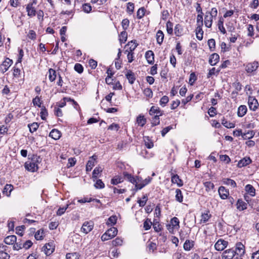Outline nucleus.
<instances>
[{
	"label": "nucleus",
	"instance_id": "1",
	"mask_svg": "<svg viewBox=\"0 0 259 259\" xmlns=\"http://www.w3.org/2000/svg\"><path fill=\"white\" fill-rule=\"evenodd\" d=\"M218 15V10L216 8H211L210 11L206 12L204 17V24L206 27L210 28L212 26L213 19H215Z\"/></svg>",
	"mask_w": 259,
	"mask_h": 259
},
{
	"label": "nucleus",
	"instance_id": "2",
	"mask_svg": "<svg viewBox=\"0 0 259 259\" xmlns=\"http://www.w3.org/2000/svg\"><path fill=\"white\" fill-rule=\"evenodd\" d=\"M39 156H33V158L30 161L25 162L24 166L26 169L31 172H34L38 169V164L40 161Z\"/></svg>",
	"mask_w": 259,
	"mask_h": 259
},
{
	"label": "nucleus",
	"instance_id": "3",
	"mask_svg": "<svg viewBox=\"0 0 259 259\" xmlns=\"http://www.w3.org/2000/svg\"><path fill=\"white\" fill-rule=\"evenodd\" d=\"M245 70L248 76H252L255 74L256 71L258 67V64L257 62H253L244 65Z\"/></svg>",
	"mask_w": 259,
	"mask_h": 259
},
{
	"label": "nucleus",
	"instance_id": "4",
	"mask_svg": "<svg viewBox=\"0 0 259 259\" xmlns=\"http://www.w3.org/2000/svg\"><path fill=\"white\" fill-rule=\"evenodd\" d=\"M118 230L115 227H112L108 229L101 236V240L103 241L110 240L114 237L117 234Z\"/></svg>",
	"mask_w": 259,
	"mask_h": 259
},
{
	"label": "nucleus",
	"instance_id": "5",
	"mask_svg": "<svg viewBox=\"0 0 259 259\" xmlns=\"http://www.w3.org/2000/svg\"><path fill=\"white\" fill-rule=\"evenodd\" d=\"M94 225V224L93 221H86L83 223L81 228V231L85 234H88L93 230Z\"/></svg>",
	"mask_w": 259,
	"mask_h": 259
},
{
	"label": "nucleus",
	"instance_id": "6",
	"mask_svg": "<svg viewBox=\"0 0 259 259\" xmlns=\"http://www.w3.org/2000/svg\"><path fill=\"white\" fill-rule=\"evenodd\" d=\"M123 178L127 180L129 182L132 183L133 184L135 185V187H136V184L138 183L141 180H140V178L137 177L135 178L131 174H128L126 171H124L123 172Z\"/></svg>",
	"mask_w": 259,
	"mask_h": 259
},
{
	"label": "nucleus",
	"instance_id": "7",
	"mask_svg": "<svg viewBox=\"0 0 259 259\" xmlns=\"http://www.w3.org/2000/svg\"><path fill=\"white\" fill-rule=\"evenodd\" d=\"M179 223V219L176 217H174L170 221V224L167 226V229L170 232H171L174 229H179L180 227Z\"/></svg>",
	"mask_w": 259,
	"mask_h": 259
},
{
	"label": "nucleus",
	"instance_id": "8",
	"mask_svg": "<svg viewBox=\"0 0 259 259\" xmlns=\"http://www.w3.org/2000/svg\"><path fill=\"white\" fill-rule=\"evenodd\" d=\"M235 254L240 257L243 256L245 253V246L241 242H238L236 244L235 250H234Z\"/></svg>",
	"mask_w": 259,
	"mask_h": 259
},
{
	"label": "nucleus",
	"instance_id": "9",
	"mask_svg": "<svg viewBox=\"0 0 259 259\" xmlns=\"http://www.w3.org/2000/svg\"><path fill=\"white\" fill-rule=\"evenodd\" d=\"M248 104L251 110L255 111L258 106L257 100L253 97H249Z\"/></svg>",
	"mask_w": 259,
	"mask_h": 259
},
{
	"label": "nucleus",
	"instance_id": "10",
	"mask_svg": "<svg viewBox=\"0 0 259 259\" xmlns=\"http://www.w3.org/2000/svg\"><path fill=\"white\" fill-rule=\"evenodd\" d=\"M228 244L227 241L220 239L214 244V247L217 250L222 251L227 247Z\"/></svg>",
	"mask_w": 259,
	"mask_h": 259
},
{
	"label": "nucleus",
	"instance_id": "11",
	"mask_svg": "<svg viewBox=\"0 0 259 259\" xmlns=\"http://www.w3.org/2000/svg\"><path fill=\"white\" fill-rule=\"evenodd\" d=\"M13 63V61L7 58L1 65V70L3 73L6 72Z\"/></svg>",
	"mask_w": 259,
	"mask_h": 259
},
{
	"label": "nucleus",
	"instance_id": "12",
	"mask_svg": "<svg viewBox=\"0 0 259 259\" xmlns=\"http://www.w3.org/2000/svg\"><path fill=\"white\" fill-rule=\"evenodd\" d=\"M140 180L141 181L138 183L136 184V189L137 190L142 189L144 187L148 184L151 181L152 178L148 177L145 180H142V179L140 178Z\"/></svg>",
	"mask_w": 259,
	"mask_h": 259
},
{
	"label": "nucleus",
	"instance_id": "13",
	"mask_svg": "<svg viewBox=\"0 0 259 259\" xmlns=\"http://www.w3.org/2000/svg\"><path fill=\"white\" fill-rule=\"evenodd\" d=\"M218 192L221 199H226L228 198L229 195V190L226 189L225 187H220L218 190Z\"/></svg>",
	"mask_w": 259,
	"mask_h": 259
},
{
	"label": "nucleus",
	"instance_id": "14",
	"mask_svg": "<svg viewBox=\"0 0 259 259\" xmlns=\"http://www.w3.org/2000/svg\"><path fill=\"white\" fill-rule=\"evenodd\" d=\"M55 250V246L52 242H49L44 246V252L46 255H51Z\"/></svg>",
	"mask_w": 259,
	"mask_h": 259
},
{
	"label": "nucleus",
	"instance_id": "15",
	"mask_svg": "<svg viewBox=\"0 0 259 259\" xmlns=\"http://www.w3.org/2000/svg\"><path fill=\"white\" fill-rule=\"evenodd\" d=\"M34 4H28L26 7V10L27 13V15L30 17H33L36 15V10L35 8L33 6Z\"/></svg>",
	"mask_w": 259,
	"mask_h": 259
},
{
	"label": "nucleus",
	"instance_id": "16",
	"mask_svg": "<svg viewBox=\"0 0 259 259\" xmlns=\"http://www.w3.org/2000/svg\"><path fill=\"white\" fill-rule=\"evenodd\" d=\"M234 249H229L224 251L222 254V259H232L235 256Z\"/></svg>",
	"mask_w": 259,
	"mask_h": 259
},
{
	"label": "nucleus",
	"instance_id": "17",
	"mask_svg": "<svg viewBox=\"0 0 259 259\" xmlns=\"http://www.w3.org/2000/svg\"><path fill=\"white\" fill-rule=\"evenodd\" d=\"M149 113L150 115L156 114L155 115L162 116L163 114V111L161 110L159 107L157 106H153L151 107Z\"/></svg>",
	"mask_w": 259,
	"mask_h": 259
},
{
	"label": "nucleus",
	"instance_id": "18",
	"mask_svg": "<svg viewBox=\"0 0 259 259\" xmlns=\"http://www.w3.org/2000/svg\"><path fill=\"white\" fill-rule=\"evenodd\" d=\"M138 44L136 42V40H132L127 43V44L125 46L126 47H128L125 51V53L127 52H133L136 49V48L138 46Z\"/></svg>",
	"mask_w": 259,
	"mask_h": 259
},
{
	"label": "nucleus",
	"instance_id": "19",
	"mask_svg": "<svg viewBox=\"0 0 259 259\" xmlns=\"http://www.w3.org/2000/svg\"><path fill=\"white\" fill-rule=\"evenodd\" d=\"M220 56L217 53H213L211 54L209 59V63L211 66H214L217 64V63L219 61Z\"/></svg>",
	"mask_w": 259,
	"mask_h": 259
},
{
	"label": "nucleus",
	"instance_id": "20",
	"mask_svg": "<svg viewBox=\"0 0 259 259\" xmlns=\"http://www.w3.org/2000/svg\"><path fill=\"white\" fill-rule=\"evenodd\" d=\"M126 78L127 79L128 82L132 84L134 83L136 80V76L135 73L131 70H127L125 74Z\"/></svg>",
	"mask_w": 259,
	"mask_h": 259
},
{
	"label": "nucleus",
	"instance_id": "21",
	"mask_svg": "<svg viewBox=\"0 0 259 259\" xmlns=\"http://www.w3.org/2000/svg\"><path fill=\"white\" fill-rule=\"evenodd\" d=\"M145 58L150 64H153L154 62V54L152 51H148L146 52Z\"/></svg>",
	"mask_w": 259,
	"mask_h": 259
},
{
	"label": "nucleus",
	"instance_id": "22",
	"mask_svg": "<svg viewBox=\"0 0 259 259\" xmlns=\"http://www.w3.org/2000/svg\"><path fill=\"white\" fill-rule=\"evenodd\" d=\"M49 136L54 140H58L61 137V133L58 130L53 129L50 133Z\"/></svg>",
	"mask_w": 259,
	"mask_h": 259
},
{
	"label": "nucleus",
	"instance_id": "23",
	"mask_svg": "<svg viewBox=\"0 0 259 259\" xmlns=\"http://www.w3.org/2000/svg\"><path fill=\"white\" fill-rule=\"evenodd\" d=\"M251 162L249 157H244L241 159L238 163L237 166L238 167H242L250 163Z\"/></svg>",
	"mask_w": 259,
	"mask_h": 259
},
{
	"label": "nucleus",
	"instance_id": "24",
	"mask_svg": "<svg viewBox=\"0 0 259 259\" xmlns=\"http://www.w3.org/2000/svg\"><path fill=\"white\" fill-rule=\"evenodd\" d=\"M183 30H184V29H183V26L180 24H177L175 26V28H174L175 34L177 36L179 37V36H181L182 35H183Z\"/></svg>",
	"mask_w": 259,
	"mask_h": 259
},
{
	"label": "nucleus",
	"instance_id": "25",
	"mask_svg": "<svg viewBox=\"0 0 259 259\" xmlns=\"http://www.w3.org/2000/svg\"><path fill=\"white\" fill-rule=\"evenodd\" d=\"M17 237L15 235H10L5 238L4 242L7 244L12 245L16 243Z\"/></svg>",
	"mask_w": 259,
	"mask_h": 259
},
{
	"label": "nucleus",
	"instance_id": "26",
	"mask_svg": "<svg viewBox=\"0 0 259 259\" xmlns=\"http://www.w3.org/2000/svg\"><path fill=\"white\" fill-rule=\"evenodd\" d=\"M124 178L121 176L117 175L114 176L111 180V184L112 185H117L123 182Z\"/></svg>",
	"mask_w": 259,
	"mask_h": 259
},
{
	"label": "nucleus",
	"instance_id": "27",
	"mask_svg": "<svg viewBox=\"0 0 259 259\" xmlns=\"http://www.w3.org/2000/svg\"><path fill=\"white\" fill-rule=\"evenodd\" d=\"M171 182L174 184H177L179 187H181L183 185L182 180L179 178L177 175H174L171 177Z\"/></svg>",
	"mask_w": 259,
	"mask_h": 259
},
{
	"label": "nucleus",
	"instance_id": "28",
	"mask_svg": "<svg viewBox=\"0 0 259 259\" xmlns=\"http://www.w3.org/2000/svg\"><path fill=\"white\" fill-rule=\"evenodd\" d=\"M237 208L240 211L243 210L247 208V204L241 199H238L236 204Z\"/></svg>",
	"mask_w": 259,
	"mask_h": 259
},
{
	"label": "nucleus",
	"instance_id": "29",
	"mask_svg": "<svg viewBox=\"0 0 259 259\" xmlns=\"http://www.w3.org/2000/svg\"><path fill=\"white\" fill-rule=\"evenodd\" d=\"M164 33L161 30H159L157 32L156 35V41L157 44H159V45H161L162 44L164 39Z\"/></svg>",
	"mask_w": 259,
	"mask_h": 259
},
{
	"label": "nucleus",
	"instance_id": "30",
	"mask_svg": "<svg viewBox=\"0 0 259 259\" xmlns=\"http://www.w3.org/2000/svg\"><path fill=\"white\" fill-rule=\"evenodd\" d=\"M202 27V26H197L195 30L196 37L199 40L203 39V31Z\"/></svg>",
	"mask_w": 259,
	"mask_h": 259
},
{
	"label": "nucleus",
	"instance_id": "31",
	"mask_svg": "<svg viewBox=\"0 0 259 259\" xmlns=\"http://www.w3.org/2000/svg\"><path fill=\"white\" fill-rule=\"evenodd\" d=\"M247 109L245 105H241L238 107L237 115L239 117H243L246 113Z\"/></svg>",
	"mask_w": 259,
	"mask_h": 259
},
{
	"label": "nucleus",
	"instance_id": "32",
	"mask_svg": "<svg viewBox=\"0 0 259 259\" xmlns=\"http://www.w3.org/2000/svg\"><path fill=\"white\" fill-rule=\"evenodd\" d=\"M221 121L222 124L226 128H234L235 126V124L234 123L228 121L224 117H223Z\"/></svg>",
	"mask_w": 259,
	"mask_h": 259
},
{
	"label": "nucleus",
	"instance_id": "33",
	"mask_svg": "<svg viewBox=\"0 0 259 259\" xmlns=\"http://www.w3.org/2000/svg\"><path fill=\"white\" fill-rule=\"evenodd\" d=\"M146 119L144 116L140 114L137 117V123L140 126H143L146 123Z\"/></svg>",
	"mask_w": 259,
	"mask_h": 259
},
{
	"label": "nucleus",
	"instance_id": "34",
	"mask_svg": "<svg viewBox=\"0 0 259 259\" xmlns=\"http://www.w3.org/2000/svg\"><path fill=\"white\" fill-rule=\"evenodd\" d=\"M48 73H49L48 76H49L50 81L51 82H53L54 81H55V80L56 79V77H57V74H56V71L52 68H50L49 70Z\"/></svg>",
	"mask_w": 259,
	"mask_h": 259
},
{
	"label": "nucleus",
	"instance_id": "35",
	"mask_svg": "<svg viewBox=\"0 0 259 259\" xmlns=\"http://www.w3.org/2000/svg\"><path fill=\"white\" fill-rule=\"evenodd\" d=\"M245 190L250 196H255V190L252 185L249 184L247 185L245 187Z\"/></svg>",
	"mask_w": 259,
	"mask_h": 259
},
{
	"label": "nucleus",
	"instance_id": "36",
	"mask_svg": "<svg viewBox=\"0 0 259 259\" xmlns=\"http://www.w3.org/2000/svg\"><path fill=\"white\" fill-rule=\"evenodd\" d=\"M211 214H209V211L208 210L205 211V212L201 214V222L205 223L209 220Z\"/></svg>",
	"mask_w": 259,
	"mask_h": 259
},
{
	"label": "nucleus",
	"instance_id": "37",
	"mask_svg": "<svg viewBox=\"0 0 259 259\" xmlns=\"http://www.w3.org/2000/svg\"><path fill=\"white\" fill-rule=\"evenodd\" d=\"M119 40L121 44L125 42L127 38V33L125 30L121 32L119 35Z\"/></svg>",
	"mask_w": 259,
	"mask_h": 259
},
{
	"label": "nucleus",
	"instance_id": "38",
	"mask_svg": "<svg viewBox=\"0 0 259 259\" xmlns=\"http://www.w3.org/2000/svg\"><path fill=\"white\" fill-rule=\"evenodd\" d=\"M223 183L224 184L230 186L232 188H235L237 186L236 182L231 179L226 178L223 180Z\"/></svg>",
	"mask_w": 259,
	"mask_h": 259
},
{
	"label": "nucleus",
	"instance_id": "39",
	"mask_svg": "<svg viewBox=\"0 0 259 259\" xmlns=\"http://www.w3.org/2000/svg\"><path fill=\"white\" fill-rule=\"evenodd\" d=\"M194 244L193 241H190L189 240H187L184 244V249L186 251H189L193 247Z\"/></svg>",
	"mask_w": 259,
	"mask_h": 259
},
{
	"label": "nucleus",
	"instance_id": "40",
	"mask_svg": "<svg viewBox=\"0 0 259 259\" xmlns=\"http://www.w3.org/2000/svg\"><path fill=\"white\" fill-rule=\"evenodd\" d=\"M176 193V200L179 202H182L183 201V196L181 190L179 189H177Z\"/></svg>",
	"mask_w": 259,
	"mask_h": 259
},
{
	"label": "nucleus",
	"instance_id": "41",
	"mask_svg": "<svg viewBox=\"0 0 259 259\" xmlns=\"http://www.w3.org/2000/svg\"><path fill=\"white\" fill-rule=\"evenodd\" d=\"M117 222V217L116 215H112L109 217L107 221V225L108 226H113Z\"/></svg>",
	"mask_w": 259,
	"mask_h": 259
},
{
	"label": "nucleus",
	"instance_id": "42",
	"mask_svg": "<svg viewBox=\"0 0 259 259\" xmlns=\"http://www.w3.org/2000/svg\"><path fill=\"white\" fill-rule=\"evenodd\" d=\"M146 12L145 8L143 7L139 8L137 12V17L139 19H142L145 15Z\"/></svg>",
	"mask_w": 259,
	"mask_h": 259
},
{
	"label": "nucleus",
	"instance_id": "43",
	"mask_svg": "<svg viewBox=\"0 0 259 259\" xmlns=\"http://www.w3.org/2000/svg\"><path fill=\"white\" fill-rule=\"evenodd\" d=\"M166 31L168 34L172 35L173 33V23L168 21L166 24Z\"/></svg>",
	"mask_w": 259,
	"mask_h": 259
},
{
	"label": "nucleus",
	"instance_id": "44",
	"mask_svg": "<svg viewBox=\"0 0 259 259\" xmlns=\"http://www.w3.org/2000/svg\"><path fill=\"white\" fill-rule=\"evenodd\" d=\"M28 127L29 128V131L31 133H33L38 129L39 124L37 122H33L31 124H29Z\"/></svg>",
	"mask_w": 259,
	"mask_h": 259
},
{
	"label": "nucleus",
	"instance_id": "45",
	"mask_svg": "<svg viewBox=\"0 0 259 259\" xmlns=\"http://www.w3.org/2000/svg\"><path fill=\"white\" fill-rule=\"evenodd\" d=\"M135 5L134 4L129 2L127 4L126 12L131 15L134 12Z\"/></svg>",
	"mask_w": 259,
	"mask_h": 259
},
{
	"label": "nucleus",
	"instance_id": "46",
	"mask_svg": "<svg viewBox=\"0 0 259 259\" xmlns=\"http://www.w3.org/2000/svg\"><path fill=\"white\" fill-rule=\"evenodd\" d=\"M254 134L255 133L253 131H249L246 133H244L242 137L244 139H250L254 137Z\"/></svg>",
	"mask_w": 259,
	"mask_h": 259
},
{
	"label": "nucleus",
	"instance_id": "47",
	"mask_svg": "<svg viewBox=\"0 0 259 259\" xmlns=\"http://www.w3.org/2000/svg\"><path fill=\"white\" fill-rule=\"evenodd\" d=\"M203 185L205 188V190L207 192L210 191L214 188V184L211 182H205L203 183Z\"/></svg>",
	"mask_w": 259,
	"mask_h": 259
},
{
	"label": "nucleus",
	"instance_id": "48",
	"mask_svg": "<svg viewBox=\"0 0 259 259\" xmlns=\"http://www.w3.org/2000/svg\"><path fill=\"white\" fill-rule=\"evenodd\" d=\"M143 94L148 98H151L153 97V92L149 88L145 89L143 91Z\"/></svg>",
	"mask_w": 259,
	"mask_h": 259
},
{
	"label": "nucleus",
	"instance_id": "49",
	"mask_svg": "<svg viewBox=\"0 0 259 259\" xmlns=\"http://www.w3.org/2000/svg\"><path fill=\"white\" fill-rule=\"evenodd\" d=\"M142 199H139L138 200V203L139 204V206L141 207H143L146 204V202L148 199V196L147 195H145L142 197Z\"/></svg>",
	"mask_w": 259,
	"mask_h": 259
},
{
	"label": "nucleus",
	"instance_id": "50",
	"mask_svg": "<svg viewBox=\"0 0 259 259\" xmlns=\"http://www.w3.org/2000/svg\"><path fill=\"white\" fill-rule=\"evenodd\" d=\"M145 145L147 148H152L153 146V143L149 139L148 137H145L144 139Z\"/></svg>",
	"mask_w": 259,
	"mask_h": 259
},
{
	"label": "nucleus",
	"instance_id": "51",
	"mask_svg": "<svg viewBox=\"0 0 259 259\" xmlns=\"http://www.w3.org/2000/svg\"><path fill=\"white\" fill-rule=\"evenodd\" d=\"M95 162L93 159H89L86 165V170L87 171H91L95 165Z\"/></svg>",
	"mask_w": 259,
	"mask_h": 259
},
{
	"label": "nucleus",
	"instance_id": "52",
	"mask_svg": "<svg viewBox=\"0 0 259 259\" xmlns=\"http://www.w3.org/2000/svg\"><path fill=\"white\" fill-rule=\"evenodd\" d=\"M44 230H38L35 234L34 237L37 240H41L43 239L44 236Z\"/></svg>",
	"mask_w": 259,
	"mask_h": 259
},
{
	"label": "nucleus",
	"instance_id": "53",
	"mask_svg": "<svg viewBox=\"0 0 259 259\" xmlns=\"http://www.w3.org/2000/svg\"><path fill=\"white\" fill-rule=\"evenodd\" d=\"M102 171L101 167H96L93 171L92 175L93 179H97L99 173Z\"/></svg>",
	"mask_w": 259,
	"mask_h": 259
},
{
	"label": "nucleus",
	"instance_id": "54",
	"mask_svg": "<svg viewBox=\"0 0 259 259\" xmlns=\"http://www.w3.org/2000/svg\"><path fill=\"white\" fill-rule=\"evenodd\" d=\"M152 225V223L151 220L149 219H147L144 222L143 227L145 230H148L151 228Z\"/></svg>",
	"mask_w": 259,
	"mask_h": 259
},
{
	"label": "nucleus",
	"instance_id": "55",
	"mask_svg": "<svg viewBox=\"0 0 259 259\" xmlns=\"http://www.w3.org/2000/svg\"><path fill=\"white\" fill-rule=\"evenodd\" d=\"M159 116V115H154V117H152L151 121L152 126L157 125L160 123Z\"/></svg>",
	"mask_w": 259,
	"mask_h": 259
},
{
	"label": "nucleus",
	"instance_id": "56",
	"mask_svg": "<svg viewBox=\"0 0 259 259\" xmlns=\"http://www.w3.org/2000/svg\"><path fill=\"white\" fill-rule=\"evenodd\" d=\"M79 254L77 252L68 253L66 254V259H78Z\"/></svg>",
	"mask_w": 259,
	"mask_h": 259
},
{
	"label": "nucleus",
	"instance_id": "57",
	"mask_svg": "<svg viewBox=\"0 0 259 259\" xmlns=\"http://www.w3.org/2000/svg\"><path fill=\"white\" fill-rule=\"evenodd\" d=\"M168 97L166 96H164L160 99L159 104L162 107H164L168 103Z\"/></svg>",
	"mask_w": 259,
	"mask_h": 259
},
{
	"label": "nucleus",
	"instance_id": "58",
	"mask_svg": "<svg viewBox=\"0 0 259 259\" xmlns=\"http://www.w3.org/2000/svg\"><path fill=\"white\" fill-rule=\"evenodd\" d=\"M233 87L235 89V94H238V92L242 89V85L239 82L236 81L233 83Z\"/></svg>",
	"mask_w": 259,
	"mask_h": 259
},
{
	"label": "nucleus",
	"instance_id": "59",
	"mask_svg": "<svg viewBox=\"0 0 259 259\" xmlns=\"http://www.w3.org/2000/svg\"><path fill=\"white\" fill-rule=\"evenodd\" d=\"M83 11L86 13H89L92 11V7L89 3L84 4L82 5Z\"/></svg>",
	"mask_w": 259,
	"mask_h": 259
},
{
	"label": "nucleus",
	"instance_id": "60",
	"mask_svg": "<svg viewBox=\"0 0 259 259\" xmlns=\"http://www.w3.org/2000/svg\"><path fill=\"white\" fill-rule=\"evenodd\" d=\"M123 242V240L121 238L119 237H117L115 239L113 240L112 241V244L113 246H120L122 245Z\"/></svg>",
	"mask_w": 259,
	"mask_h": 259
},
{
	"label": "nucleus",
	"instance_id": "61",
	"mask_svg": "<svg viewBox=\"0 0 259 259\" xmlns=\"http://www.w3.org/2000/svg\"><path fill=\"white\" fill-rule=\"evenodd\" d=\"M32 103L34 106L40 107L41 104V101H40V98L38 96H36L35 98L33 99Z\"/></svg>",
	"mask_w": 259,
	"mask_h": 259
},
{
	"label": "nucleus",
	"instance_id": "62",
	"mask_svg": "<svg viewBox=\"0 0 259 259\" xmlns=\"http://www.w3.org/2000/svg\"><path fill=\"white\" fill-rule=\"evenodd\" d=\"M95 187L97 189H103L104 188L105 185L101 179H98L96 181Z\"/></svg>",
	"mask_w": 259,
	"mask_h": 259
},
{
	"label": "nucleus",
	"instance_id": "63",
	"mask_svg": "<svg viewBox=\"0 0 259 259\" xmlns=\"http://www.w3.org/2000/svg\"><path fill=\"white\" fill-rule=\"evenodd\" d=\"M208 45L211 51H213L215 47V41L214 39H209L208 40Z\"/></svg>",
	"mask_w": 259,
	"mask_h": 259
},
{
	"label": "nucleus",
	"instance_id": "64",
	"mask_svg": "<svg viewBox=\"0 0 259 259\" xmlns=\"http://www.w3.org/2000/svg\"><path fill=\"white\" fill-rule=\"evenodd\" d=\"M27 37L31 40H35L36 37L35 32L33 30H30L27 34Z\"/></svg>",
	"mask_w": 259,
	"mask_h": 259
}]
</instances>
